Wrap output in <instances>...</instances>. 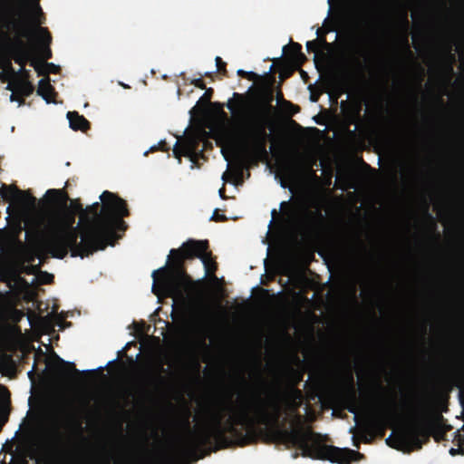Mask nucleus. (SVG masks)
<instances>
[{
  "label": "nucleus",
  "instance_id": "obj_28",
  "mask_svg": "<svg viewBox=\"0 0 464 464\" xmlns=\"http://www.w3.org/2000/svg\"><path fill=\"white\" fill-rule=\"evenodd\" d=\"M15 27L22 36L27 37L29 35L30 31L26 26L16 24Z\"/></svg>",
  "mask_w": 464,
  "mask_h": 464
},
{
  "label": "nucleus",
  "instance_id": "obj_33",
  "mask_svg": "<svg viewBox=\"0 0 464 464\" xmlns=\"http://www.w3.org/2000/svg\"><path fill=\"white\" fill-rule=\"evenodd\" d=\"M450 454L451 456H456V455H458V454L464 455V448H461V447H459V448H458V449L451 448V449L450 450Z\"/></svg>",
  "mask_w": 464,
  "mask_h": 464
},
{
  "label": "nucleus",
  "instance_id": "obj_44",
  "mask_svg": "<svg viewBox=\"0 0 464 464\" xmlns=\"http://www.w3.org/2000/svg\"><path fill=\"white\" fill-rule=\"evenodd\" d=\"M426 332H427V325L423 324V326H422V334H426Z\"/></svg>",
  "mask_w": 464,
  "mask_h": 464
},
{
  "label": "nucleus",
  "instance_id": "obj_56",
  "mask_svg": "<svg viewBox=\"0 0 464 464\" xmlns=\"http://www.w3.org/2000/svg\"><path fill=\"white\" fill-rule=\"evenodd\" d=\"M356 63H357L358 66H361V63H360V62L358 60H356Z\"/></svg>",
  "mask_w": 464,
  "mask_h": 464
},
{
  "label": "nucleus",
  "instance_id": "obj_50",
  "mask_svg": "<svg viewBox=\"0 0 464 464\" xmlns=\"http://www.w3.org/2000/svg\"><path fill=\"white\" fill-rule=\"evenodd\" d=\"M311 100H312L313 102H317V98H315V96H314V95H312V96H311Z\"/></svg>",
  "mask_w": 464,
  "mask_h": 464
},
{
  "label": "nucleus",
  "instance_id": "obj_11",
  "mask_svg": "<svg viewBox=\"0 0 464 464\" xmlns=\"http://www.w3.org/2000/svg\"><path fill=\"white\" fill-rule=\"evenodd\" d=\"M69 186V180L65 182V187L61 189L50 188L46 191V198L52 206L57 209L58 208H67L68 202L72 199L69 197L65 188Z\"/></svg>",
  "mask_w": 464,
  "mask_h": 464
},
{
  "label": "nucleus",
  "instance_id": "obj_31",
  "mask_svg": "<svg viewBox=\"0 0 464 464\" xmlns=\"http://www.w3.org/2000/svg\"><path fill=\"white\" fill-rule=\"evenodd\" d=\"M191 83L201 90H205L207 88L204 81L201 78L193 80Z\"/></svg>",
  "mask_w": 464,
  "mask_h": 464
},
{
  "label": "nucleus",
  "instance_id": "obj_39",
  "mask_svg": "<svg viewBox=\"0 0 464 464\" xmlns=\"http://www.w3.org/2000/svg\"><path fill=\"white\" fill-rule=\"evenodd\" d=\"M360 111H361V109L357 110L356 114L354 116L355 119L352 121V123H355L356 121L360 120V118H361Z\"/></svg>",
  "mask_w": 464,
  "mask_h": 464
},
{
  "label": "nucleus",
  "instance_id": "obj_14",
  "mask_svg": "<svg viewBox=\"0 0 464 464\" xmlns=\"http://www.w3.org/2000/svg\"><path fill=\"white\" fill-rule=\"evenodd\" d=\"M14 43H17V45L14 48L13 59L15 63L24 67L26 63L32 60L30 59V53L25 48L24 42L20 37H17Z\"/></svg>",
  "mask_w": 464,
  "mask_h": 464
},
{
  "label": "nucleus",
  "instance_id": "obj_27",
  "mask_svg": "<svg viewBox=\"0 0 464 464\" xmlns=\"http://www.w3.org/2000/svg\"><path fill=\"white\" fill-rule=\"evenodd\" d=\"M210 220L215 222H224L227 220V217L224 214H218V209H216Z\"/></svg>",
  "mask_w": 464,
  "mask_h": 464
},
{
  "label": "nucleus",
  "instance_id": "obj_5",
  "mask_svg": "<svg viewBox=\"0 0 464 464\" xmlns=\"http://www.w3.org/2000/svg\"><path fill=\"white\" fill-rule=\"evenodd\" d=\"M431 405L428 401H420L414 408L411 414V421L403 425L394 438L390 436L386 443L392 448L401 450L421 449L427 442L430 434Z\"/></svg>",
  "mask_w": 464,
  "mask_h": 464
},
{
  "label": "nucleus",
  "instance_id": "obj_10",
  "mask_svg": "<svg viewBox=\"0 0 464 464\" xmlns=\"http://www.w3.org/2000/svg\"><path fill=\"white\" fill-rule=\"evenodd\" d=\"M198 143L196 140H189L187 143L179 144L176 142L173 148V154L175 158L181 161V157H188L191 161H195L199 157L204 158L203 150H198Z\"/></svg>",
  "mask_w": 464,
  "mask_h": 464
},
{
  "label": "nucleus",
  "instance_id": "obj_41",
  "mask_svg": "<svg viewBox=\"0 0 464 464\" xmlns=\"http://www.w3.org/2000/svg\"><path fill=\"white\" fill-rule=\"evenodd\" d=\"M52 57V53L50 49H47L46 53L44 54V60H48Z\"/></svg>",
  "mask_w": 464,
  "mask_h": 464
},
{
  "label": "nucleus",
  "instance_id": "obj_17",
  "mask_svg": "<svg viewBox=\"0 0 464 464\" xmlns=\"http://www.w3.org/2000/svg\"><path fill=\"white\" fill-rule=\"evenodd\" d=\"M37 94L42 96L47 103L53 102L56 94L53 86L50 83V78L45 77L39 81Z\"/></svg>",
  "mask_w": 464,
  "mask_h": 464
},
{
  "label": "nucleus",
  "instance_id": "obj_3",
  "mask_svg": "<svg viewBox=\"0 0 464 464\" xmlns=\"http://www.w3.org/2000/svg\"><path fill=\"white\" fill-rule=\"evenodd\" d=\"M208 240L188 239L180 247L169 251L165 266L153 271L152 292L157 296L169 297L185 304L195 293L197 283L187 273L186 261L199 258L208 276L214 275L218 264L208 251Z\"/></svg>",
  "mask_w": 464,
  "mask_h": 464
},
{
  "label": "nucleus",
  "instance_id": "obj_20",
  "mask_svg": "<svg viewBox=\"0 0 464 464\" xmlns=\"http://www.w3.org/2000/svg\"><path fill=\"white\" fill-rule=\"evenodd\" d=\"M30 66L34 67L35 72L40 76H46L50 72H58L59 67L52 63H41L36 59L30 61Z\"/></svg>",
  "mask_w": 464,
  "mask_h": 464
},
{
  "label": "nucleus",
  "instance_id": "obj_37",
  "mask_svg": "<svg viewBox=\"0 0 464 464\" xmlns=\"http://www.w3.org/2000/svg\"><path fill=\"white\" fill-rule=\"evenodd\" d=\"M459 399L460 405L464 409V388L459 390Z\"/></svg>",
  "mask_w": 464,
  "mask_h": 464
},
{
  "label": "nucleus",
  "instance_id": "obj_9",
  "mask_svg": "<svg viewBox=\"0 0 464 464\" xmlns=\"http://www.w3.org/2000/svg\"><path fill=\"white\" fill-rule=\"evenodd\" d=\"M400 420H401V414L397 411L395 405L392 404L380 413L379 417L371 423V428L379 431L381 436H383L386 424L394 423Z\"/></svg>",
  "mask_w": 464,
  "mask_h": 464
},
{
  "label": "nucleus",
  "instance_id": "obj_48",
  "mask_svg": "<svg viewBox=\"0 0 464 464\" xmlns=\"http://www.w3.org/2000/svg\"><path fill=\"white\" fill-rule=\"evenodd\" d=\"M130 347V343H128L125 345L124 349H125V350H128Z\"/></svg>",
  "mask_w": 464,
  "mask_h": 464
},
{
  "label": "nucleus",
  "instance_id": "obj_32",
  "mask_svg": "<svg viewBox=\"0 0 464 464\" xmlns=\"http://www.w3.org/2000/svg\"><path fill=\"white\" fill-rule=\"evenodd\" d=\"M11 101H17L19 102V104L22 105L24 103V99L23 96H20L18 93L13 92L10 97Z\"/></svg>",
  "mask_w": 464,
  "mask_h": 464
},
{
  "label": "nucleus",
  "instance_id": "obj_12",
  "mask_svg": "<svg viewBox=\"0 0 464 464\" xmlns=\"http://www.w3.org/2000/svg\"><path fill=\"white\" fill-rule=\"evenodd\" d=\"M166 370L163 368L162 364L159 366V369L156 372H150L147 375L146 382L147 386L150 389H144L142 391V394L145 398H151L155 392L159 391L160 386L163 383L165 378L161 375L162 372H165Z\"/></svg>",
  "mask_w": 464,
  "mask_h": 464
},
{
  "label": "nucleus",
  "instance_id": "obj_16",
  "mask_svg": "<svg viewBox=\"0 0 464 464\" xmlns=\"http://www.w3.org/2000/svg\"><path fill=\"white\" fill-rule=\"evenodd\" d=\"M67 119L69 120L70 128L73 130L86 131L91 127L89 121L77 111H69Z\"/></svg>",
  "mask_w": 464,
  "mask_h": 464
},
{
  "label": "nucleus",
  "instance_id": "obj_30",
  "mask_svg": "<svg viewBox=\"0 0 464 464\" xmlns=\"http://www.w3.org/2000/svg\"><path fill=\"white\" fill-rule=\"evenodd\" d=\"M331 31H333V29L327 26L319 27L316 31L317 37L325 36V34Z\"/></svg>",
  "mask_w": 464,
  "mask_h": 464
},
{
  "label": "nucleus",
  "instance_id": "obj_23",
  "mask_svg": "<svg viewBox=\"0 0 464 464\" xmlns=\"http://www.w3.org/2000/svg\"><path fill=\"white\" fill-rule=\"evenodd\" d=\"M237 75L247 79L248 81H258L260 79V75L254 72H246L243 69H239L237 72Z\"/></svg>",
  "mask_w": 464,
  "mask_h": 464
},
{
  "label": "nucleus",
  "instance_id": "obj_55",
  "mask_svg": "<svg viewBox=\"0 0 464 464\" xmlns=\"http://www.w3.org/2000/svg\"><path fill=\"white\" fill-rule=\"evenodd\" d=\"M29 198H30V199H33V200H34V199H35V198H34V197H33V196H31V195H29Z\"/></svg>",
  "mask_w": 464,
  "mask_h": 464
},
{
  "label": "nucleus",
  "instance_id": "obj_18",
  "mask_svg": "<svg viewBox=\"0 0 464 464\" xmlns=\"http://www.w3.org/2000/svg\"><path fill=\"white\" fill-rule=\"evenodd\" d=\"M284 51L287 53V56L291 61L297 65H302L305 61L306 57L302 53V45L298 43H294L289 46H285Z\"/></svg>",
  "mask_w": 464,
  "mask_h": 464
},
{
  "label": "nucleus",
  "instance_id": "obj_24",
  "mask_svg": "<svg viewBox=\"0 0 464 464\" xmlns=\"http://www.w3.org/2000/svg\"><path fill=\"white\" fill-rule=\"evenodd\" d=\"M214 91L212 88H206L204 94L200 97L198 102H201L202 104H208L212 99Z\"/></svg>",
  "mask_w": 464,
  "mask_h": 464
},
{
  "label": "nucleus",
  "instance_id": "obj_38",
  "mask_svg": "<svg viewBox=\"0 0 464 464\" xmlns=\"http://www.w3.org/2000/svg\"><path fill=\"white\" fill-rule=\"evenodd\" d=\"M284 104L286 105V106L294 108L295 110H294L293 113H295V112L299 111V107L294 105L292 102H290L288 101H284Z\"/></svg>",
  "mask_w": 464,
  "mask_h": 464
},
{
  "label": "nucleus",
  "instance_id": "obj_46",
  "mask_svg": "<svg viewBox=\"0 0 464 464\" xmlns=\"http://www.w3.org/2000/svg\"><path fill=\"white\" fill-rule=\"evenodd\" d=\"M355 131H356L355 130H350L349 133H350L351 136H354L355 135Z\"/></svg>",
  "mask_w": 464,
  "mask_h": 464
},
{
  "label": "nucleus",
  "instance_id": "obj_6",
  "mask_svg": "<svg viewBox=\"0 0 464 464\" xmlns=\"http://www.w3.org/2000/svg\"><path fill=\"white\" fill-rule=\"evenodd\" d=\"M333 396L339 401L349 412L355 415L360 409L357 393L354 385V377L351 370L339 378L338 385L333 391Z\"/></svg>",
  "mask_w": 464,
  "mask_h": 464
},
{
  "label": "nucleus",
  "instance_id": "obj_51",
  "mask_svg": "<svg viewBox=\"0 0 464 464\" xmlns=\"http://www.w3.org/2000/svg\"><path fill=\"white\" fill-rule=\"evenodd\" d=\"M21 4H22V5L24 6V5H25L26 1H25V0H21Z\"/></svg>",
  "mask_w": 464,
  "mask_h": 464
},
{
  "label": "nucleus",
  "instance_id": "obj_34",
  "mask_svg": "<svg viewBox=\"0 0 464 464\" xmlns=\"http://www.w3.org/2000/svg\"><path fill=\"white\" fill-rule=\"evenodd\" d=\"M314 41H318V46L319 48L321 46H328L329 44L327 43L325 36L317 37Z\"/></svg>",
  "mask_w": 464,
  "mask_h": 464
},
{
  "label": "nucleus",
  "instance_id": "obj_29",
  "mask_svg": "<svg viewBox=\"0 0 464 464\" xmlns=\"http://www.w3.org/2000/svg\"><path fill=\"white\" fill-rule=\"evenodd\" d=\"M36 257L40 258V255L36 254L34 251H30L26 255V261L33 265Z\"/></svg>",
  "mask_w": 464,
  "mask_h": 464
},
{
  "label": "nucleus",
  "instance_id": "obj_4",
  "mask_svg": "<svg viewBox=\"0 0 464 464\" xmlns=\"http://www.w3.org/2000/svg\"><path fill=\"white\" fill-rule=\"evenodd\" d=\"M272 101V93L265 97L262 92L255 91L248 94L234 92L233 98L227 103V108L234 115H243L250 110L255 112L246 127L240 128L237 131L241 148L254 161L265 160L269 156L266 145L271 140V134L266 130L269 121L268 110L271 109Z\"/></svg>",
  "mask_w": 464,
  "mask_h": 464
},
{
  "label": "nucleus",
  "instance_id": "obj_35",
  "mask_svg": "<svg viewBox=\"0 0 464 464\" xmlns=\"http://www.w3.org/2000/svg\"><path fill=\"white\" fill-rule=\"evenodd\" d=\"M29 78H30V72H29V71L25 70V72L22 73L21 75H16V77L14 79L30 81Z\"/></svg>",
  "mask_w": 464,
  "mask_h": 464
},
{
  "label": "nucleus",
  "instance_id": "obj_7",
  "mask_svg": "<svg viewBox=\"0 0 464 464\" xmlns=\"http://www.w3.org/2000/svg\"><path fill=\"white\" fill-rule=\"evenodd\" d=\"M67 210H71L75 214L80 215V222L96 224L104 215L103 202H94L91 206L83 208L80 198H74L70 200V204L67 205Z\"/></svg>",
  "mask_w": 464,
  "mask_h": 464
},
{
  "label": "nucleus",
  "instance_id": "obj_22",
  "mask_svg": "<svg viewBox=\"0 0 464 464\" xmlns=\"http://www.w3.org/2000/svg\"><path fill=\"white\" fill-rule=\"evenodd\" d=\"M0 194L5 199H11L14 197V194L25 195L26 192L18 189L16 187H7L3 185L0 188Z\"/></svg>",
  "mask_w": 464,
  "mask_h": 464
},
{
  "label": "nucleus",
  "instance_id": "obj_21",
  "mask_svg": "<svg viewBox=\"0 0 464 464\" xmlns=\"http://www.w3.org/2000/svg\"><path fill=\"white\" fill-rule=\"evenodd\" d=\"M88 464H111V455L102 448L91 459Z\"/></svg>",
  "mask_w": 464,
  "mask_h": 464
},
{
  "label": "nucleus",
  "instance_id": "obj_19",
  "mask_svg": "<svg viewBox=\"0 0 464 464\" xmlns=\"http://www.w3.org/2000/svg\"><path fill=\"white\" fill-rule=\"evenodd\" d=\"M304 225L308 230H314L324 218L320 209L312 211L308 208H304Z\"/></svg>",
  "mask_w": 464,
  "mask_h": 464
},
{
  "label": "nucleus",
  "instance_id": "obj_52",
  "mask_svg": "<svg viewBox=\"0 0 464 464\" xmlns=\"http://www.w3.org/2000/svg\"><path fill=\"white\" fill-rule=\"evenodd\" d=\"M297 457H298V453H297V452H295V453H294V454H293V458H294V459H295V458H297Z\"/></svg>",
  "mask_w": 464,
  "mask_h": 464
},
{
  "label": "nucleus",
  "instance_id": "obj_8",
  "mask_svg": "<svg viewBox=\"0 0 464 464\" xmlns=\"http://www.w3.org/2000/svg\"><path fill=\"white\" fill-rule=\"evenodd\" d=\"M47 366L53 376L63 382H68L71 381V373L75 375L92 373V371L80 372L75 368V364L73 362L64 361L55 353H53V362L48 363Z\"/></svg>",
  "mask_w": 464,
  "mask_h": 464
},
{
  "label": "nucleus",
  "instance_id": "obj_26",
  "mask_svg": "<svg viewBox=\"0 0 464 464\" xmlns=\"http://www.w3.org/2000/svg\"><path fill=\"white\" fill-rule=\"evenodd\" d=\"M306 49L309 53H317L319 50L318 41H308L306 43Z\"/></svg>",
  "mask_w": 464,
  "mask_h": 464
},
{
  "label": "nucleus",
  "instance_id": "obj_40",
  "mask_svg": "<svg viewBox=\"0 0 464 464\" xmlns=\"http://www.w3.org/2000/svg\"><path fill=\"white\" fill-rule=\"evenodd\" d=\"M42 266V262H40L37 266H32V273H36L39 269H40V266Z\"/></svg>",
  "mask_w": 464,
  "mask_h": 464
},
{
  "label": "nucleus",
  "instance_id": "obj_25",
  "mask_svg": "<svg viewBox=\"0 0 464 464\" xmlns=\"http://www.w3.org/2000/svg\"><path fill=\"white\" fill-rule=\"evenodd\" d=\"M215 62H216V65H217L218 72L227 76V63L219 56L216 57Z\"/></svg>",
  "mask_w": 464,
  "mask_h": 464
},
{
  "label": "nucleus",
  "instance_id": "obj_15",
  "mask_svg": "<svg viewBox=\"0 0 464 464\" xmlns=\"http://www.w3.org/2000/svg\"><path fill=\"white\" fill-rule=\"evenodd\" d=\"M8 89L24 98L30 96L34 91V87L30 81L16 79H14V81L9 83Z\"/></svg>",
  "mask_w": 464,
  "mask_h": 464
},
{
  "label": "nucleus",
  "instance_id": "obj_53",
  "mask_svg": "<svg viewBox=\"0 0 464 464\" xmlns=\"http://www.w3.org/2000/svg\"><path fill=\"white\" fill-rule=\"evenodd\" d=\"M208 145H209V146H210V144H209L208 141H205V142H204V147H207Z\"/></svg>",
  "mask_w": 464,
  "mask_h": 464
},
{
  "label": "nucleus",
  "instance_id": "obj_13",
  "mask_svg": "<svg viewBox=\"0 0 464 464\" xmlns=\"http://www.w3.org/2000/svg\"><path fill=\"white\" fill-rule=\"evenodd\" d=\"M39 1L40 0H34L33 21L39 26L38 33L41 34L43 42L49 44L52 41V36L46 27L41 26L45 22V16L39 5Z\"/></svg>",
  "mask_w": 464,
  "mask_h": 464
},
{
  "label": "nucleus",
  "instance_id": "obj_42",
  "mask_svg": "<svg viewBox=\"0 0 464 464\" xmlns=\"http://www.w3.org/2000/svg\"><path fill=\"white\" fill-rule=\"evenodd\" d=\"M219 196H220L223 199H225V198H226V196H225V188H224V187H223V188H221L219 189Z\"/></svg>",
  "mask_w": 464,
  "mask_h": 464
},
{
  "label": "nucleus",
  "instance_id": "obj_54",
  "mask_svg": "<svg viewBox=\"0 0 464 464\" xmlns=\"http://www.w3.org/2000/svg\"><path fill=\"white\" fill-rule=\"evenodd\" d=\"M0 388L7 391V389L5 386L1 385V384H0Z\"/></svg>",
  "mask_w": 464,
  "mask_h": 464
},
{
  "label": "nucleus",
  "instance_id": "obj_1",
  "mask_svg": "<svg viewBox=\"0 0 464 464\" xmlns=\"http://www.w3.org/2000/svg\"><path fill=\"white\" fill-rule=\"evenodd\" d=\"M302 400L298 389L273 398H263L256 392L238 393L235 401L231 396L220 398L205 410L207 421L201 427L191 429L189 415L186 416L184 426L188 434L177 444L123 464H188L190 458L197 460L211 451L256 441L257 425L270 427L274 442L296 448L303 457L338 464L355 460L358 451L325 445L323 435L304 424L298 412Z\"/></svg>",
  "mask_w": 464,
  "mask_h": 464
},
{
  "label": "nucleus",
  "instance_id": "obj_49",
  "mask_svg": "<svg viewBox=\"0 0 464 464\" xmlns=\"http://www.w3.org/2000/svg\"><path fill=\"white\" fill-rule=\"evenodd\" d=\"M130 347V343H128L125 345L124 349H125V350H128Z\"/></svg>",
  "mask_w": 464,
  "mask_h": 464
},
{
  "label": "nucleus",
  "instance_id": "obj_36",
  "mask_svg": "<svg viewBox=\"0 0 464 464\" xmlns=\"http://www.w3.org/2000/svg\"><path fill=\"white\" fill-rule=\"evenodd\" d=\"M373 388H374V391H378V392H381V391L384 390L383 386L382 385V383L377 379H374Z\"/></svg>",
  "mask_w": 464,
  "mask_h": 464
},
{
  "label": "nucleus",
  "instance_id": "obj_2",
  "mask_svg": "<svg viewBox=\"0 0 464 464\" xmlns=\"http://www.w3.org/2000/svg\"><path fill=\"white\" fill-rule=\"evenodd\" d=\"M105 215L96 224H75L76 215L67 208L54 209L48 218L44 247L54 258L63 259L71 252L82 258L113 246L117 231H126L123 218L130 216L126 201L117 194L105 190L100 196Z\"/></svg>",
  "mask_w": 464,
  "mask_h": 464
},
{
  "label": "nucleus",
  "instance_id": "obj_45",
  "mask_svg": "<svg viewBox=\"0 0 464 464\" xmlns=\"http://www.w3.org/2000/svg\"><path fill=\"white\" fill-rule=\"evenodd\" d=\"M160 145H162V147H164V146H166V142H163V143H161ZM161 150H163V151H167V150H168V149L161 148Z\"/></svg>",
  "mask_w": 464,
  "mask_h": 464
},
{
  "label": "nucleus",
  "instance_id": "obj_47",
  "mask_svg": "<svg viewBox=\"0 0 464 464\" xmlns=\"http://www.w3.org/2000/svg\"><path fill=\"white\" fill-rule=\"evenodd\" d=\"M33 375H34L33 371L28 372V376L30 379H33Z\"/></svg>",
  "mask_w": 464,
  "mask_h": 464
},
{
  "label": "nucleus",
  "instance_id": "obj_43",
  "mask_svg": "<svg viewBox=\"0 0 464 464\" xmlns=\"http://www.w3.org/2000/svg\"><path fill=\"white\" fill-rule=\"evenodd\" d=\"M25 70L26 69L24 67H21L17 72L16 75H21L22 73L25 72Z\"/></svg>",
  "mask_w": 464,
  "mask_h": 464
}]
</instances>
